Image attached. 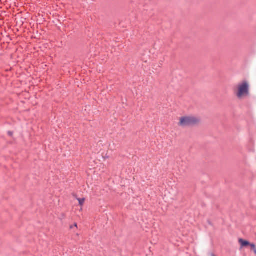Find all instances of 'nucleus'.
<instances>
[{
    "mask_svg": "<svg viewBox=\"0 0 256 256\" xmlns=\"http://www.w3.org/2000/svg\"><path fill=\"white\" fill-rule=\"evenodd\" d=\"M142 60L144 62H147V60H145L144 58H142Z\"/></svg>",
    "mask_w": 256,
    "mask_h": 256,
    "instance_id": "0eeeda50",
    "label": "nucleus"
},
{
    "mask_svg": "<svg viewBox=\"0 0 256 256\" xmlns=\"http://www.w3.org/2000/svg\"><path fill=\"white\" fill-rule=\"evenodd\" d=\"M238 242L240 245L241 248H246L250 246V243L248 240H244L242 238H239Z\"/></svg>",
    "mask_w": 256,
    "mask_h": 256,
    "instance_id": "7ed1b4c3",
    "label": "nucleus"
},
{
    "mask_svg": "<svg viewBox=\"0 0 256 256\" xmlns=\"http://www.w3.org/2000/svg\"><path fill=\"white\" fill-rule=\"evenodd\" d=\"M208 224H211V222H210L209 220H208Z\"/></svg>",
    "mask_w": 256,
    "mask_h": 256,
    "instance_id": "9d476101",
    "label": "nucleus"
},
{
    "mask_svg": "<svg viewBox=\"0 0 256 256\" xmlns=\"http://www.w3.org/2000/svg\"><path fill=\"white\" fill-rule=\"evenodd\" d=\"M78 201L80 206H83V204L84 202V201H85V198H78Z\"/></svg>",
    "mask_w": 256,
    "mask_h": 256,
    "instance_id": "20e7f679",
    "label": "nucleus"
},
{
    "mask_svg": "<svg viewBox=\"0 0 256 256\" xmlns=\"http://www.w3.org/2000/svg\"><path fill=\"white\" fill-rule=\"evenodd\" d=\"M199 122V120L194 116L182 117L180 120V125L182 126H192Z\"/></svg>",
    "mask_w": 256,
    "mask_h": 256,
    "instance_id": "f03ea898",
    "label": "nucleus"
},
{
    "mask_svg": "<svg viewBox=\"0 0 256 256\" xmlns=\"http://www.w3.org/2000/svg\"><path fill=\"white\" fill-rule=\"evenodd\" d=\"M8 134L10 136H12L13 134V132H12V131H8Z\"/></svg>",
    "mask_w": 256,
    "mask_h": 256,
    "instance_id": "423d86ee",
    "label": "nucleus"
},
{
    "mask_svg": "<svg viewBox=\"0 0 256 256\" xmlns=\"http://www.w3.org/2000/svg\"><path fill=\"white\" fill-rule=\"evenodd\" d=\"M250 246L251 248V249L254 250H256V245L255 244H254V243H250V244L249 246Z\"/></svg>",
    "mask_w": 256,
    "mask_h": 256,
    "instance_id": "39448f33",
    "label": "nucleus"
},
{
    "mask_svg": "<svg viewBox=\"0 0 256 256\" xmlns=\"http://www.w3.org/2000/svg\"><path fill=\"white\" fill-rule=\"evenodd\" d=\"M249 94V84L246 80L244 81L240 84L238 86L236 96L240 98L244 96H246Z\"/></svg>",
    "mask_w": 256,
    "mask_h": 256,
    "instance_id": "f257e3e1",
    "label": "nucleus"
},
{
    "mask_svg": "<svg viewBox=\"0 0 256 256\" xmlns=\"http://www.w3.org/2000/svg\"><path fill=\"white\" fill-rule=\"evenodd\" d=\"M253 251L254 252V254H256V249L254 250Z\"/></svg>",
    "mask_w": 256,
    "mask_h": 256,
    "instance_id": "6e6552de",
    "label": "nucleus"
},
{
    "mask_svg": "<svg viewBox=\"0 0 256 256\" xmlns=\"http://www.w3.org/2000/svg\"><path fill=\"white\" fill-rule=\"evenodd\" d=\"M74 226H76V227H77V224L75 223V224H74Z\"/></svg>",
    "mask_w": 256,
    "mask_h": 256,
    "instance_id": "1a4fd4ad",
    "label": "nucleus"
},
{
    "mask_svg": "<svg viewBox=\"0 0 256 256\" xmlns=\"http://www.w3.org/2000/svg\"><path fill=\"white\" fill-rule=\"evenodd\" d=\"M212 256H215L214 254H212Z\"/></svg>",
    "mask_w": 256,
    "mask_h": 256,
    "instance_id": "9b49d317",
    "label": "nucleus"
}]
</instances>
